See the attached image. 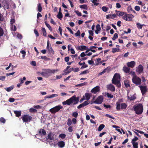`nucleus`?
Listing matches in <instances>:
<instances>
[{"mask_svg":"<svg viewBox=\"0 0 148 148\" xmlns=\"http://www.w3.org/2000/svg\"><path fill=\"white\" fill-rule=\"evenodd\" d=\"M91 96V93H85L84 97L86 100H88L90 99Z\"/></svg>","mask_w":148,"mask_h":148,"instance_id":"obj_17","label":"nucleus"},{"mask_svg":"<svg viewBox=\"0 0 148 148\" xmlns=\"http://www.w3.org/2000/svg\"><path fill=\"white\" fill-rule=\"evenodd\" d=\"M106 95L107 96L110 98H112L113 97V95H111L108 93H107L106 94Z\"/></svg>","mask_w":148,"mask_h":148,"instance_id":"obj_55","label":"nucleus"},{"mask_svg":"<svg viewBox=\"0 0 148 148\" xmlns=\"http://www.w3.org/2000/svg\"><path fill=\"white\" fill-rule=\"evenodd\" d=\"M120 78V75L118 73H115L112 80V83L116 85L117 87H120L121 86Z\"/></svg>","mask_w":148,"mask_h":148,"instance_id":"obj_2","label":"nucleus"},{"mask_svg":"<svg viewBox=\"0 0 148 148\" xmlns=\"http://www.w3.org/2000/svg\"><path fill=\"white\" fill-rule=\"evenodd\" d=\"M43 71L41 72L40 74L44 77L47 78L51 75V73L50 69H43Z\"/></svg>","mask_w":148,"mask_h":148,"instance_id":"obj_4","label":"nucleus"},{"mask_svg":"<svg viewBox=\"0 0 148 148\" xmlns=\"http://www.w3.org/2000/svg\"><path fill=\"white\" fill-rule=\"evenodd\" d=\"M127 107L126 104L125 103H122L121 104V108L122 109H125Z\"/></svg>","mask_w":148,"mask_h":148,"instance_id":"obj_26","label":"nucleus"},{"mask_svg":"<svg viewBox=\"0 0 148 148\" xmlns=\"http://www.w3.org/2000/svg\"><path fill=\"white\" fill-rule=\"evenodd\" d=\"M66 28L69 31V32H70L71 34H73V32L70 28L68 27H66Z\"/></svg>","mask_w":148,"mask_h":148,"instance_id":"obj_64","label":"nucleus"},{"mask_svg":"<svg viewBox=\"0 0 148 148\" xmlns=\"http://www.w3.org/2000/svg\"><path fill=\"white\" fill-rule=\"evenodd\" d=\"M14 88V86H10L9 87L7 88H5V89H6V90L8 92H10Z\"/></svg>","mask_w":148,"mask_h":148,"instance_id":"obj_34","label":"nucleus"},{"mask_svg":"<svg viewBox=\"0 0 148 148\" xmlns=\"http://www.w3.org/2000/svg\"><path fill=\"white\" fill-rule=\"evenodd\" d=\"M23 122H29L31 121L32 118V117L29 115H24L21 117Z\"/></svg>","mask_w":148,"mask_h":148,"instance_id":"obj_6","label":"nucleus"},{"mask_svg":"<svg viewBox=\"0 0 148 148\" xmlns=\"http://www.w3.org/2000/svg\"><path fill=\"white\" fill-rule=\"evenodd\" d=\"M87 82H84L83 83H82L81 84H78L75 86H82L84 85H86L87 84Z\"/></svg>","mask_w":148,"mask_h":148,"instance_id":"obj_39","label":"nucleus"},{"mask_svg":"<svg viewBox=\"0 0 148 148\" xmlns=\"http://www.w3.org/2000/svg\"><path fill=\"white\" fill-rule=\"evenodd\" d=\"M134 108L136 113L138 114H142L143 111V106L140 104L136 105L134 107Z\"/></svg>","mask_w":148,"mask_h":148,"instance_id":"obj_3","label":"nucleus"},{"mask_svg":"<svg viewBox=\"0 0 148 148\" xmlns=\"http://www.w3.org/2000/svg\"><path fill=\"white\" fill-rule=\"evenodd\" d=\"M29 111L31 112H37V110L35 109L31 108L29 109Z\"/></svg>","mask_w":148,"mask_h":148,"instance_id":"obj_47","label":"nucleus"},{"mask_svg":"<svg viewBox=\"0 0 148 148\" xmlns=\"http://www.w3.org/2000/svg\"><path fill=\"white\" fill-rule=\"evenodd\" d=\"M20 52L23 54L22 57L23 59H24L26 55V52L24 50H22Z\"/></svg>","mask_w":148,"mask_h":148,"instance_id":"obj_50","label":"nucleus"},{"mask_svg":"<svg viewBox=\"0 0 148 148\" xmlns=\"http://www.w3.org/2000/svg\"><path fill=\"white\" fill-rule=\"evenodd\" d=\"M47 50L50 54H54V52L51 47H50L47 49Z\"/></svg>","mask_w":148,"mask_h":148,"instance_id":"obj_35","label":"nucleus"},{"mask_svg":"<svg viewBox=\"0 0 148 148\" xmlns=\"http://www.w3.org/2000/svg\"><path fill=\"white\" fill-rule=\"evenodd\" d=\"M133 10L130 6H129L127 8V11L129 13H131Z\"/></svg>","mask_w":148,"mask_h":148,"instance_id":"obj_54","label":"nucleus"},{"mask_svg":"<svg viewBox=\"0 0 148 148\" xmlns=\"http://www.w3.org/2000/svg\"><path fill=\"white\" fill-rule=\"evenodd\" d=\"M136 25L138 29H141L143 26L145 25L144 24L141 25L140 23H136Z\"/></svg>","mask_w":148,"mask_h":148,"instance_id":"obj_29","label":"nucleus"},{"mask_svg":"<svg viewBox=\"0 0 148 148\" xmlns=\"http://www.w3.org/2000/svg\"><path fill=\"white\" fill-rule=\"evenodd\" d=\"M127 98L130 99V100H133L135 99L136 98V97L134 95H133L130 97L128 95L127 96Z\"/></svg>","mask_w":148,"mask_h":148,"instance_id":"obj_32","label":"nucleus"},{"mask_svg":"<svg viewBox=\"0 0 148 148\" xmlns=\"http://www.w3.org/2000/svg\"><path fill=\"white\" fill-rule=\"evenodd\" d=\"M50 71L51 74H54L56 72H57L59 71L58 69H50Z\"/></svg>","mask_w":148,"mask_h":148,"instance_id":"obj_31","label":"nucleus"},{"mask_svg":"<svg viewBox=\"0 0 148 148\" xmlns=\"http://www.w3.org/2000/svg\"><path fill=\"white\" fill-rule=\"evenodd\" d=\"M100 87L99 86H97L93 88L91 90V92L94 94H96L98 92H99L100 90Z\"/></svg>","mask_w":148,"mask_h":148,"instance_id":"obj_10","label":"nucleus"},{"mask_svg":"<svg viewBox=\"0 0 148 148\" xmlns=\"http://www.w3.org/2000/svg\"><path fill=\"white\" fill-rule=\"evenodd\" d=\"M66 135L65 134H60L59 136V137L61 138L62 139L66 137Z\"/></svg>","mask_w":148,"mask_h":148,"instance_id":"obj_46","label":"nucleus"},{"mask_svg":"<svg viewBox=\"0 0 148 148\" xmlns=\"http://www.w3.org/2000/svg\"><path fill=\"white\" fill-rule=\"evenodd\" d=\"M127 65L128 67L132 68L135 66L136 63L134 61H131L127 62Z\"/></svg>","mask_w":148,"mask_h":148,"instance_id":"obj_12","label":"nucleus"},{"mask_svg":"<svg viewBox=\"0 0 148 148\" xmlns=\"http://www.w3.org/2000/svg\"><path fill=\"white\" fill-rule=\"evenodd\" d=\"M72 121L70 119H69L67 120V125L68 126H70L72 124Z\"/></svg>","mask_w":148,"mask_h":148,"instance_id":"obj_45","label":"nucleus"},{"mask_svg":"<svg viewBox=\"0 0 148 148\" xmlns=\"http://www.w3.org/2000/svg\"><path fill=\"white\" fill-rule=\"evenodd\" d=\"M105 127V125L103 124L100 125L98 127V130L99 131H101Z\"/></svg>","mask_w":148,"mask_h":148,"instance_id":"obj_33","label":"nucleus"},{"mask_svg":"<svg viewBox=\"0 0 148 148\" xmlns=\"http://www.w3.org/2000/svg\"><path fill=\"white\" fill-rule=\"evenodd\" d=\"M42 30L43 32V36H46L47 34L45 28L44 27H42Z\"/></svg>","mask_w":148,"mask_h":148,"instance_id":"obj_42","label":"nucleus"},{"mask_svg":"<svg viewBox=\"0 0 148 148\" xmlns=\"http://www.w3.org/2000/svg\"><path fill=\"white\" fill-rule=\"evenodd\" d=\"M134 17V16L132 14H126L123 16V18L127 21H131Z\"/></svg>","mask_w":148,"mask_h":148,"instance_id":"obj_8","label":"nucleus"},{"mask_svg":"<svg viewBox=\"0 0 148 148\" xmlns=\"http://www.w3.org/2000/svg\"><path fill=\"white\" fill-rule=\"evenodd\" d=\"M138 139V138L136 136H135L134 138L132 139L131 143H136V141Z\"/></svg>","mask_w":148,"mask_h":148,"instance_id":"obj_43","label":"nucleus"},{"mask_svg":"<svg viewBox=\"0 0 148 148\" xmlns=\"http://www.w3.org/2000/svg\"><path fill=\"white\" fill-rule=\"evenodd\" d=\"M39 134L40 135H45L46 134V132L43 129H41L38 132Z\"/></svg>","mask_w":148,"mask_h":148,"instance_id":"obj_21","label":"nucleus"},{"mask_svg":"<svg viewBox=\"0 0 148 148\" xmlns=\"http://www.w3.org/2000/svg\"><path fill=\"white\" fill-rule=\"evenodd\" d=\"M78 101L79 97H76L74 95L66 101L63 102L62 103L64 105H69L71 104L74 105L77 104Z\"/></svg>","mask_w":148,"mask_h":148,"instance_id":"obj_1","label":"nucleus"},{"mask_svg":"<svg viewBox=\"0 0 148 148\" xmlns=\"http://www.w3.org/2000/svg\"><path fill=\"white\" fill-rule=\"evenodd\" d=\"M112 127L113 128H116V130L117 131H118V132H120L121 134H122V132L119 129V127L118 126H116V125H112Z\"/></svg>","mask_w":148,"mask_h":148,"instance_id":"obj_27","label":"nucleus"},{"mask_svg":"<svg viewBox=\"0 0 148 148\" xmlns=\"http://www.w3.org/2000/svg\"><path fill=\"white\" fill-rule=\"evenodd\" d=\"M2 7L4 8L5 10L6 9H8L9 8V5L8 3L6 1H5L3 3V4Z\"/></svg>","mask_w":148,"mask_h":148,"instance_id":"obj_16","label":"nucleus"},{"mask_svg":"<svg viewBox=\"0 0 148 148\" xmlns=\"http://www.w3.org/2000/svg\"><path fill=\"white\" fill-rule=\"evenodd\" d=\"M75 12L77 14L78 16H82L81 13L78 10H75Z\"/></svg>","mask_w":148,"mask_h":148,"instance_id":"obj_56","label":"nucleus"},{"mask_svg":"<svg viewBox=\"0 0 148 148\" xmlns=\"http://www.w3.org/2000/svg\"><path fill=\"white\" fill-rule=\"evenodd\" d=\"M75 47L77 50L81 51L86 50L87 49V47L84 45L78 46Z\"/></svg>","mask_w":148,"mask_h":148,"instance_id":"obj_11","label":"nucleus"},{"mask_svg":"<svg viewBox=\"0 0 148 148\" xmlns=\"http://www.w3.org/2000/svg\"><path fill=\"white\" fill-rule=\"evenodd\" d=\"M38 11L40 12H41L42 10V8L41 7V5L40 3H39L38 5Z\"/></svg>","mask_w":148,"mask_h":148,"instance_id":"obj_40","label":"nucleus"},{"mask_svg":"<svg viewBox=\"0 0 148 148\" xmlns=\"http://www.w3.org/2000/svg\"><path fill=\"white\" fill-rule=\"evenodd\" d=\"M107 88L108 89L111 91L114 92L115 91V88L113 85L110 84L107 86Z\"/></svg>","mask_w":148,"mask_h":148,"instance_id":"obj_14","label":"nucleus"},{"mask_svg":"<svg viewBox=\"0 0 148 148\" xmlns=\"http://www.w3.org/2000/svg\"><path fill=\"white\" fill-rule=\"evenodd\" d=\"M10 28L12 31H15L16 30V26L14 25H10Z\"/></svg>","mask_w":148,"mask_h":148,"instance_id":"obj_30","label":"nucleus"},{"mask_svg":"<svg viewBox=\"0 0 148 148\" xmlns=\"http://www.w3.org/2000/svg\"><path fill=\"white\" fill-rule=\"evenodd\" d=\"M54 135L53 134L51 133H49L47 136V139L49 140H53L54 139Z\"/></svg>","mask_w":148,"mask_h":148,"instance_id":"obj_19","label":"nucleus"},{"mask_svg":"<svg viewBox=\"0 0 148 148\" xmlns=\"http://www.w3.org/2000/svg\"><path fill=\"white\" fill-rule=\"evenodd\" d=\"M130 68L129 67H127L126 66H124L123 68V71L126 73H128L130 72Z\"/></svg>","mask_w":148,"mask_h":148,"instance_id":"obj_20","label":"nucleus"},{"mask_svg":"<svg viewBox=\"0 0 148 148\" xmlns=\"http://www.w3.org/2000/svg\"><path fill=\"white\" fill-rule=\"evenodd\" d=\"M132 81L133 82L136 84H140L141 82V79L136 75L133 76Z\"/></svg>","mask_w":148,"mask_h":148,"instance_id":"obj_7","label":"nucleus"},{"mask_svg":"<svg viewBox=\"0 0 148 148\" xmlns=\"http://www.w3.org/2000/svg\"><path fill=\"white\" fill-rule=\"evenodd\" d=\"M62 108L63 107L62 106L58 105L50 109L49 110V111L52 114H55Z\"/></svg>","mask_w":148,"mask_h":148,"instance_id":"obj_5","label":"nucleus"},{"mask_svg":"<svg viewBox=\"0 0 148 148\" xmlns=\"http://www.w3.org/2000/svg\"><path fill=\"white\" fill-rule=\"evenodd\" d=\"M89 72V71L88 70H86L82 71L80 74V75L82 74H85L88 73Z\"/></svg>","mask_w":148,"mask_h":148,"instance_id":"obj_44","label":"nucleus"},{"mask_svg":"<svg viewBox=\"0 0 148 148\" xmlns=\"http://www.w3.org/2000/svg\"><path fill=\"white\" fill-rule=\"evenodd\" d=\"M4 34V32L3 29L0 27V36H2Z\"/></svg>","mask_w":148,"mask_h":148,"instance_id":"obj_48","label":"nucleus"},{"mask_svg":"<svg viewBox=\"0 0 148 148\" xmlns=\"http://www.w3.org/2000/svg\"><path fill=\"white\" fill-rule=\"evenodd\" d=\"M102 9L103 11L106 12L108 10V8L105 6H103L102 7Z\"/></svg>","mask_w":148,"mask_h":148,"instance_id":"obj_53","label":"nucleus"},{"mask_svg":"<svg viewBox=\"0 0 148 148\" xmlns=\"http://www.w3.org/2000/svg\"><path fill=\"white\" fill-rule=\"evenodd\" d=\"M15 22V20L14 18H12L11 19L10 21V24L11 25H13V24Z\"/></svg>","mask_w":148,"mask_h":148,"instance_id":"obj_51","label":"nucleus"},{"mask_svg":"<svg viewBox=\"0 0 148 148\" xmlns=\"http://www.w3.org/2000/svg\"><path fill=\"white\" fill-rule=\"evenodd\" d=\"M86 54L85 52H83L81 53L80 56L81 57L83 58L86 56Z\"/></svg>","mask_w":148,"mask_h":148,"instance_id":"obj_63","label":"nucleus"},{"mask_svg":"<svg viewBox=\"0 0 148 148\" xmlns=\"http://www.w3.org/2000/svg\"><path fill=\"white\" fill-rule=\"evenodd\" d=\"M14 113L16 114V116L19 117L21 114V112L20 111H14Z\"/></svg>","mask_w":148,"mask_h":148,"instance_id":"obj_24","label":"nucleus"},{"mask_svg":"<svg viewBox=\"0 0 148 148\" xmlns=\"http://www.w3.org/2000/svg\"><path fill=\"white\" fill-rule=\"evenodd\" d=\"M99 0H92V1L94 5H97L99 4V3L97 2H99Z\"/></svg>","mask_w":148,"mask_h":148,"instance_id":"obj_36","label":"nucleus"},{"mask_svg":"<svg viewBox=\"0 0 148 148\" xmlns=\"http://www.w3.org/2000/svg\"><path fill=\"white\" fill-rule=\"evenodd\" d=\"M83 103L84 106H85L88 105L89 103V101L87 100L86 101H85Z\"/></svg>","mask_w":148,"mask_h":148,"instance_id":"obj_62","label":"nucleus"},{"mask_svg":"<svg viewBox=\"0 0 148 148\" xmlns=\"http://www.w3.org/2000/svg\"><path fill=\"white\" fill-rule=\"evenodd\" d=\"M63 15L61 12H59L58 14L57 15V17L60 20H61L63 17Z\"/></svg>","mask_w":148,"mask_h":148,"instance_id":"obj_25","label":"nucleus"},{"mask_svg":"<svg viewBox=\"0 0 148 148\" xmlns=\"http://www.w3.org/2000/svg\"><path fill=\"white\" fill-rule=\"evenodd\" d=\"M140 88L143 95L145 94L147 91V89L146 87L145 86H140Z\"/></svg>","mask_w":148,"mask_h":148,"instance_id":"obj_15","label":"nucleus"},{"mask_svg":"<svg viewBox=\"0 0 148 148\" xmlns=\"http://www.w3.org/2000/svg\"><path fill=\"white\" fill-rule=\"evenodd\" d=\"M135 10L137 11H139L140 10V7L138 6H136L135 7Z\"/></svg>","mask_w":148,"mask_h":148,"instance_id":"obj_58","label":"nucleus"},{"mask_svg":"<svg viewBox=\"0 0 148 148\" xmlns=\"http://www.w3.org/2000/svg\"><path fill=\"white\" fill-rule=\"evenodd\" d=\"M124 85L126 87L128 88L130 87V81L129 80H125L124 82Z\"/></svg>","mask_w":148,"mask_h":148,"instance_id":"obj_22","label":"nucleus"},{"mask_svg":"<svg viewBox=\"0 0 148 148\" xmlns=\"http://www.w3.org/2000/svg\"><path fill=\"white\" fill-rule=\"evenodd\" d=\"M133 145L134 148H138V144L137 142L136 143H132Z\"/></svg>","mask_w":148,"mask_h":148,"instance_id":"obj_37","label":"nucleus"},{"mask_svg":"<svg viewBox=\"0 0 148 148\" xmlns=\"http://www.w3.org/2000/svg\"><path fill=\"white\" fill-rule=\"evenodd\" d=\"M109 71H110V68H109L108 67L107 68L104 69L103 71L104 73L106 72H108Z\"/></svg>","mask_w":148,"mask_h":148,"instance_id":"obj_57","label":"nucleus"},{"mask_svg":"<svg viewBox=\"0 0 148 148\" xmlns=\"http://www.w3.org/2000/svg\"><path fill=\"white\" fill-rule=\"evenodd\" d=\"M143 67L141 65H139L136 68V71L139 73H140L143 72Z\"/></svg>","mask_w":148,"mask_h":148,"instance_id":"obj_13","label":"nucleus"},{"mask_svg":"<svg viewBox=\"0 0 148 148\" xmlns=\"http://www.w3.org/2000/svg\"><path fill=\"white\" fill-rule=\"evenodd\" d=\"M58 95L57 94H53L52 95H50V98H53L55 97H57L58 96Z\"/></svg>","mask_w":148,"mask_h":148,"instance_id":"obj_60","label":"nucleus"},{"mask_svg":"<svg viewBox=\"0 0 148 148\" xmlns=\"http://www.w3.org/2000/svg\"><path fill=\"white\" fill-rule=\"evenodd\" d=\"M80 8H81L87 10L88 9L87 6L86 5H83L80 6Z\"/></svg>","mask_w":148,"mask_h":148,"instance_id":"obj_38","label":"nucleus"},{"mask_svg":"<svg viewBox=\"0 0 148 148\" xmlns=\"http://www.w3.org/2000/svg\"><path fill=\"white\" fill-rule=\"evenodd\" d=\"M118 37V35L117 33H115L114 34L113 37L112 38L113 40H114Z\"/></svg>","mask_w":148,"mask_h":148,"instance_id":"obj_49","label":"nucleus"},{"mask_svg":"<svg viewBox=\"0 0 148 148\" xmlns=\"http://www.w3.org/2000/svg\"><path fill=\"white\" fill-rule=\"evenodd\" d=\"M78 115V113L77 112H73L72 114V116L73 117H74L75 118H76L77 117Z\"/></svg>","mask_w":148,"mask_h":148,"instance_id":"obj_52","label":"nucleus"},{"mask_svg":"<svg viewBox=\"0 0 148 148\" xmlns=\"http://www.w3.org/2000/svg\"><path fill=\"white\" fill-rule=\"evenodd\" d=\"M96 30L95 31V33L98 34L99 33V32L101 30L100 26L98 24L96 26Z\"/></svg>","mask_w":148,"mask_h":148,"instance_id":"obj_23","label":"nucleus"},{"mask_svg":"<svg viewBox=\"0 0 148 148\" xmlns=\"http://www.w3.org/2000/svg\"><path fill=\"white\" fill-rule=\"evenodd\" d=\"M116 12L117 15L119 16H121L123 15V12L117 11H116Z\"/></svg>","mask_w":148,"mask_h":148,"instance_id":"obj_41","label":"nucleus"},{"mask_svg":"<svg viewBox=\"0 0 148 148\" xmlns=\"http://www.w3.org/2000/svg\"><path fill=\"white\" fill-rule=\"evenodd\" d=\"M103 99V96H99L97 98L96 100L93 102V103L97 104H101L102 103Z\"/></svg>","mask_w":148,"mask_h":148,"instance_id":"obj_9","label":"nucleus"},{"mask_svg":"<svg viewBox=\"0 0 148 148\" xmlns=\"http://www.w3.org/2000/svg\"><path fill=\"white\" fill-rule=\"evenodd\" d=\"M57 144L58 147L60 148H62L65 146V143L62 141H59Z\"/></svg>","mask_w":148,"mask_h":148,"instance_id":"obj_18","label":"nucleus"},{"mask_svg":"<svg viewBox=\"0 0 148 148\" xmlns=\"http://www.w3.org/2000/svg\"><path fill=\"white\" fill-rule=\"evenodd\" d=\"M78 55L77 54H75L74 55H71V56L72 58L74 60L75 58H77Z\"/></svg>","mask_w":148,"mask_h":148,"instance_id":"obj_61","label":"nucleus"},{"mask_svg":"<svg viewBox=\"0 0 148 148\" xmlns=\"http://www.w3.org/2000/svg\"><path fill=\"white\" fill-rule=\"evenodd\" d=\"M80 31L78 30L77 32L75 33V35L76 36H78L80 35Z\"/></svg>","mask_w":148,"mask_h":148,"instance_id":"obj_59","label":"nucleus"},{"mask_svg":"<svg viewBox=\"0 0 148 148\" xmlns=\"http://www.w3.org/2000/svg\"><path fill=\"white\" fill-rule=\"evenodd\" d=\"M116 108L117 110H119L121 108L120 107V103L119 102H117L116 103Z\"/></svg>","mask_w":148,"mask_h":148,"instance_id":"obj_28","label":"nucleus"}]
</instances>
